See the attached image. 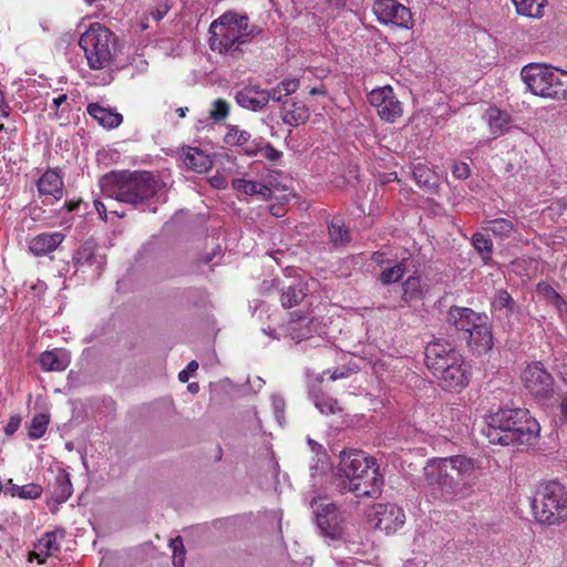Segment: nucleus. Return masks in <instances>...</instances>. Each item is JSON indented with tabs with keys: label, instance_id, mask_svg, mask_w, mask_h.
I'll return each mask as SVG.
<instances>
[{
	"label": "nucleus",
	"instance_id": "dca6fc26",
	"mask_svg": "<svg viewBox=\"0 0 567 567\" xmlns=\"http://www.w3.org/2000/svg\"><path fill=\"white\" fill-rule=\"evenodd\" d=\"M274 285L280 291V301L284 308L298 306L307 296V282L298 277H286L285 279L274 280Z\"/></svg>",
	"mask_w": 567,
	"mask_h": 567
},
{
	"label": "nucleus",
	"instance_id": "0e129e2a",
	"mask_svg": "<svg viewBox=\"0 0 567 567\" xmlns=\"http://www.w3.org/2000/svg\"><path fill=\"white\" fill-rule=\"evenodd\" d=\"M560 416L564 421H567V393H565L561 398V402L559 404Z\"/></svg>",
	"mask_w": 567,
	"mask_h": 567
},
{
	"label": "nucleus",
	"instance_id": "473e14b6",
	"mask_svg": "<svg viewBox=\"0 0 567 567\" xmlns=\"http://www.w3.org/2000/svg\"><path fill=\"white\" fill-rule=\"evenodd\" d=\"M309 398L321 414L331 415L341 411L336 399L319 390H311Z\"/></svg>",
	"mask_w": 567,
	"mask_h": 567
},
{
	"label": "nucleus",
	"instance_id": "09e8293b",
	"mask_svg": "<svg viewBox=\"0 0 567 567\" xmlns=\"http://www.w3.org/2000/svg\"><path fill=\"white\" fill-rule=\"evenodd\" d=\"M300 86V80L297 78H287L279 82V89L284 91L285 95H291Z\"/></svg>",
	"mask_w": 567,
	"mask_h": 567
},
{
	"label": "nucleus",
	"instance_id": "ddd939ff",
	"mask_svg": "<svg viewBox=\"0 0 567 567\" xmlns=\"http://www.w3.org/2000/svg\"><path fill=\"white\" fill-rule=\"evenodd\" d=\"M368 99L381 120L388 123H394L403 114L402 103L394 96L389 85L372 90Z\"/></svg>",
	"mask_w": 567,
	"mask_h": 567
},
{
	"label": "nucleus",
	"instance_id": "c85d7f7f",
	"mask_svg": "<svg viewBox=\"0 0 567 567\" xmlns=\"http://www.w3.org/2000/svg\"><path fill=\"white\" fill-rule=\"evenodd\" d=\"M182 158L187 168L197 173H205L213 165L210 156L196 147H188L184 151Z\"/></svg>",
	"mask_w": 567,
	"mask_h": 567
},
{
	"label": "nucleus",
	"instance_id": "c03bdc74",
	"mask_svg": "<svg viewBox=\"0 0 567 567\" xmlns=\"http://www.w3.org/2000/svg\"><path fill=\"white\" fill-rule=\"evenodd\" d=\"M169 547L173 550V565L174 567H184L185 564V550L182 537L171 539Z\"/></svg>",
	"mask_w": 567,
	"mask_h": 567
},
{
	"label": "nucleus",
	"instance_id": "a878e982",
	"mask_svg": "<svg viewBox=\"0 0 567 567\" xmlns=\"http://www.w3.org/2000/svg\"><path fill=\"white\" fill-rule=\"evenodd\" d=\"M484 118L486 120L489 132L494 138L506 134L511 128V115L496 106H489L485 111Z\"/></svg>",
	"mask_w": 567,
	"mask_h": 567
},
{
	"label": "nucleus",
	"instance_id": "aec40b11",
	"mask_svg": "<svg viewBox=\"0 0 567 567\" xmlns=\"http://www.w3.org/2000/svg\"><path fill=\"white\" fill-rule=\"evenodd\" d=\"M466 341L470 350L478 355L487 353L493 348L492 324L488 317L484 319L482 324H478L474 332L470 333Z\"/></svg>",
	"mask_w": 567,
	"mask_h": 567
},
{
	"label": "nucleus",
	"instance_id": "49530a36",
	"mask_svg": "<svg viewBox=\"0 0 567 567\" xmlns=\"http://www.w3.org/2000/svg\"><path fill=\"white\" fill-rule=\"evenodd\" d=\"M271 406L277 422L282 426L285 424V399L280 394H274L271 396Z\"/></svg>",
	"mask_w": 567,
	"mask_h": 567
},
{
	"label": "nucleus",
	"instance_id": "37998d69",
	"mask_svg": "<svg viewBox=\"0 0 567 567\" xmlns=\"http://www.w3.org/2000/svg\"><path fill=\"white\" fill-rule=\"evenodd\" d=\"M249 140L250 134L247 131L239 130L237 126H231L225 136V141L227 144H234L239 146L248 144Z\"/></svg>",
	"mask_w": 567,
	"mask_h": 567
},
{
	"label": "nucleus",
	"instance_id": "393cba45",
	"mask_svg": "<svg viewBox=\"0 0 567 567\" xmlns=\"http://www.w3.org/2000/svg\"><path fill=\"white\" fill-rule=\"evenodd\" d=\"M487 316L485 313H478L473 311L471 308L465 307H451L447 312V321L455 327L457 331H468V326L473 321H484Z\"/></svg>",
	"mask_w": 567,
	"mask_h": 567
},
{
	"label": "nucleus",
	"instance_id": "e2e57ef3",
	"mask_svg": "<svg viewBox=\"0 0 567 567\" xmlns=\"http://www.w3.org/2000/svg\"><path fill=\"white\" fill-rule=\"evenodd\" d=\"M10 106L6 102L4 94H0V116L1 117H9L10 115Z\"/></svg>",
	"mask_w": 567,
	"mask_h": 567
},
{
	"label": "nucleus",
	"instance_id": "864d4df0",
	"mask_svg": "<svg viewBox=\"0 0 567 567\" xmlns=\"http://www.w3.org/2000/svg\"><path fill=\"white\" fill-rule=\"evenodd\" d=\"M197 369H198V362L195 360H192L187 364V367L178 373V380L182 383L187 382L189 380L192 373H194Z\"/></svg>",
	"mask_w": 567,
	"mask_h": 567
},
{
	"label": "nucleus",
	"instance_id": "412c9836",
	"mask_svg": "<svg viewBox=\"0 0 567 567\" xmlns=\"http://www.w3.org/2000/svg\"><path fill=\"white\" fill-rule=\"evenodd\" d=\"M62 538V532H47L34 544V548L33 551L31 553L30 559H37L39 564L45 563L47 558H49L50 556L54 555L60 550V543Z\"/></svg>",
	"mask_w": 567,
	"mask_h": 567
},
{
	"label": "nucleus",
	"instance_id": "ea45409f",
	"mask_svg": "<svg viewBox=\"0 0 567 567\" xmlns=\"http://www.w3.org/2000/svg\"><path fill=\"white\" fill-rule=\"evenodd\" d=\"M402 299L405 302H409L411 300H419L423 298V286L421 278L419 276H410L403 284H402Z\"/></svg>",
	"mask_w": 567,
	"mask_h": 567
},
{
	"label": "nucleus",
	"instance_id": "5fc2aeb1",
	"mask_svg": "<svg viewBox=\"0 0 567 567\" xmlns=\"http://www.w3.org/2000/svg\"><path fill=\"white\" fill-rule=\"evenodd\" d=\"M169 7L167 3L159 4L155 8L150 9L148 14L155 20H162L168 12Z\"/></svg>",
	"mask_w": 567,
	"mask_h": 567
},
{
	"label": "nucleus",
	"instance_id": "c9c22d12",
	"mask_svg": "<svg viewBox=\"0 0 567 567\" xmlns=\"http://www.w3.org/2000/svg\"><path fill=\"white\" fill-rule=\"evenodd\" d=\"M329 238L334 246H346L350 243L351 236L349 229L339 217H333L329 224Z\"/></svg>",
	"mask_w": 567,
	"mask_h": 567
},
{
	"label": "nucleus",
	"instance_id": "c756f323",
	"mask_svg": "<svg viewBox=\"0 0 567 567\" xmlns=\"http://www.w3.org/2000/svg\"><path fill=\"white\" fill-rule=\"evenodd\" d=\"M231 185L235 190L241 192L248 196L257 195L265 200H268L272 197L271 187L259 182L246 178H234Z\"/></svg>",
	"mask_w": 567,
	"mask_h": 567
},
{
	"label": "nucleus",
	"instance_id": "bb28decb",
	"mask_svg": "<svg viewBox=\"0 0 567 567\" xmlns=\"http://www.w3.org/2000/svg\"><path fill=\"white\" fill-rule=\"evenodd\" d=\"M73 487L69 473L60 470L55 475L54 482L49 484L50 497L56 503H65L72 495Z\"/></svg>",
	"mask_w": 567,
	"mask_h": 567
},
{
	"label": "nucleus",
	"instance_id": "603ef678",
	"mask_svg": "<svg viewBox=\"0 0 567 567\" xmlns=\"http://www.w3.org/2000/svg\"><path fill=\"white\" fill-rule=\"evenodd\" d=\"M471 169L466 163H454L453 175L458 179H466L470 176Z\"/></svg>",
	"mask_w": 567,
	"mask_h": 567
},
{
	"label": "nucleus",
	"instance_id": "338daca9",
	"mask_svg": "<svg viewBox=\"0 0 567 567\" xmlns=\"http://www.w3.org/2000/svg\"><path fill=\"white\" fill-rule=\"evenodd\" d=\"M68 100L66 94H60L56 97L53 99L52 103L55 110H58L63 103H65Z\"/></svg>",
	"mask_w": 567,
	"mask_h": 567
},
{
	"label": "nucleus",
	"instance_id": "f03ea898",
	"mask_svg": "<svg viewBox=\"0 0 567 567\" xmlns=\"http://www.w3.org/2000/svg\"><path fill=\"white\" fill-rule=\"evenodd\" d=\"M104 196L133 206L148 205V209L156 212L152 204L165 200L163 183L150 172H112L100 181Z\"/></svg>",
	"mask_w": 567,
	"mask_h": 567
},
{
	"label": "nucleus",
	"instance_id": "20e7f679",
	"mask_svg": "<svg viewBox=\"0 0 567 567\" xmlns=\"http://www.w3.org/2000/svg\"><path fill=\"white\" fill-rule=\"evenodd\" d=\"M425 362L443 388L456 390L470 382V365L463 355L447 341L434 340L425 348Z\"/></svg>",
	"mask_w": 567,
	"mask_h": 567
},
{
	"label": "nucleus",
	"instance_id": "bf43d9fd",
	"mask_svg": "<svg viewBox=\"0 0 567 567\" xmlns=\"http://www.w3.org/2000/svg\"><path fill=\"white\" fill-rule=\"evenodd\" d=\"M328 467L327 455L324 453H320L318 457L317 465L310 467L311 476H315L316 473L320 470L321 472Z\"/></svg>",
	"mask_w": 567,
	"mask_h": 567
},
{
	"label": "nucleus",
	"instance_id": "680f3d73",
	"mask_svg": "<svg viewBox=\"0 0 567 567\" xmlns=\"http://www.w3.org/2000/svg\"><path fill=\"white\" fill-rule=\"evenodd\" d=\"M3 491L7 494H10L11 496H19L20 486L14 484L12 480H9L7 485L3 486Z\"/></svg>",
	"mask_w": 567,
	"mask_h": 567
},
{
	"label": "nucleus",
	"instance_id": "f257e3e1",
	"mask_svg": "<svg viewBox=\"0 0 567 567\" xmlns=\"http://www.w3.org/2000/svg\"><path fill=\"white\" fill-rule=\"evenodd\" d=\"M332 483L341 494L377 498L382 491L383 476L374 457L352 449L340 453Z\"/></svg>",
	"mask_w": 567,
	"mask_h": 567
},
{
	"label": "nucleus",
	"instance_id": "6e6552de",
	"mask_svg": "<svg viewBox=\"0 0 567 567\" xmlns=\"http://www.w3.org/2000/svg\"><path fill=\"white\" fill-rule=\"evenodd\" d=\"M447 457H434L424 466V477L431 493L442 502L466 498L471 495V484L456 481Z\"/></svg>",
	"mask_w": 567,
	"mask_h": 567
},
{
	"label": "nucleus",
	"instance_id": "cd10ccee",
	"mask_svg": "<svg viewBox=\"0 0 567 567\" xmlns=\"http://www.w3.org/2000/svg\"><path fill=\"white\" fill-rule=\"evenodd\" d=\"M518 306L512 296L506 290H498L492 302V311L498 318L503 320H509V318L516 313Z\"/></svg>",
	"mask_w": 567,
	"mask_h": 567
},
{
	"label": "nucleus",
	"instance_id": "423d86ee",
	"mask_svg": "<svg viewBox=\"0 0 567 567\" xmlns=\"http://www.w3.org/2000/svg\"><path fill=\"white\" fill-rule=\"evenodd\" d=\"M520 78L533 95L554 101L567 99V71L544 63H529L523 66Z\"/></svg>",
	"mask_w": 567,
	"mask_h": 567
},
{
	"label": "nucleus",
	"instance_id": "2f4dec72",
	"mask_svg": "<svg viewBox=\"0 0 567 567\" xmlns=\"http://www.w3.org/2000/svg\"><path fill=\"white\" fill-rule=\"evenodd\" d=\"M515 4L516 12L533 19H542L544 17V8L547 7V0H512Z\"/></svg>",
	"mask_w": 567,
	"mask_h": 567
},
{
	"label": "nucleus",
	"instance_id": "72a5a7b5",
	"mask_svg": "<svg viewBox=\"0 0 567 567\" xmlns=\"http://www.w3.org/2000/svg\"><path fill=\"white\" fill-rule=\"evenodd\" d=\"M538 295H540L548 303L554 306L559 313L563 316L567 313L566 300L547 282H539L536 287Z\"/></svg>",
	"mask_w": 567,
	"mask_h": 567
},
{
	"label": "nucleus",
	"instance_id": "2eb2a0df",
	"mask_svg": "<svg viewBox=\"0 0 567 567\" xmlns=\"http://www.w3.org/2000/svg\"><path fill=\"white\" fill-rule=\"evenodd\" d=\"M374 526L386 535L395 533L405 523V514L395 504H379L374 511Z\"/></svg>",
	"mask_w": 567,
	"mask_h": 567
},
{
	"label": "nucleus",
	"instance_id": "69168bd1",
	"mask_svg": "<svg viewBox=\"0 0 567 567\" xmlns=\"http://www.w3.org/2000/svg\"><path fill=\"white\" fill-rule=\"evenodd\" d=\"M94 206H95V209H96L97 214L100 215V217L105 220L106 219V210H107L106 206L100 200H95Z\"/></svg>",
	"mask_w": 567,
	"mask_h": 567
},
{
	"label": "nucleus",
	"instance_id": "3c124183",
	"mask_svg": "<svg viewBox=\"0 0 567 567\" xmlns=\"http://www.w3.org/2000/svg\"><path fill=\"white\" fill-rule=\"evenodd\" d=\"M266 94L268 95V102L272 100L274 102L281 103L282 105L284 102L288 100V95H285L284 91L279 89V83L271 90H266Z\"/></svg>",
	"mask_w": 567,
	"mask_h": 567
},
{
	"label": "nucleus",
	"instance_id": "a19ab883",
	"mask_svg": "<svg viewBox=\"0 0 567 567\" xmlns=\"http://www.w3.org/2000/svg\"><path fill=\"white\" fill-rule=\"evenodd\" d=\"M406 271L404 261H400L392 267L385 268L379 276V280L383 285L399 282Z\"/></svg>",
	"mask_w": 567,
	"mask_h": 567
},
{
	"label": "nucleus",
	"instance_id": "4468645a",
	"mask_svg": "<svg viewBox=\"0 0 567 567\" xmlns=\"http://www.w3.org/2000/svg\"><path fill=\"white\" fill-rule=\"evenodd\" d=\"M72 261L75 272L89 271L90 276L95 279L101 275L103 266L105 265V257L103 255L97 256L95 254L94 245L86 241L74 251Z\"/></svg>",
	"mask_w": 567,
	"mask_h": 567
},
{
	"label": "nucleus",
	"instance_id": "39448f33",
	"mask_svg": "<svg viewBox=\"0 0 567 567\" xmlns=\"http://www.w3.org/2000/svg\"><path fill=\"white\" fill-rule=\"evenodd\" d=\"M209 45L213 51L228 56H238L243 45L255 37L254 29L249 28L246 14L225 12L209 27Z\"/></svg>",
	"mask_w": 567,
	"mask_h": 567
},
{
	"label": "nucleus",
	"instance_id": "5701e85b",
	"mask_svg": "<svg viewBox=\"0 0 567 567\" xmlns=\"http://www.w3.org/2000/svg\"><path fill=\"white\" fill-rule=\"evenodd\" d=\"M280 117L286 125L297 127L309 120L310 111L303 102L290 99L281 105Z\"/></svg>",
	"mask_w": 567,
	"mask_h": 567
},
{
	"label": "nucleus",
	"instance_id": "f8f14e48",
	"mask_svg": "<svg viewBox=\"0 0 567 567\" xmlns=\"http://www.w3.org/2000/svg\"><path fill=\"white\" fill-rule=\"evenodd\" d=\"M520 379L525 389L536 398H547L554 391V379L540 362L527 364Z\"/></svg>",
	"mask_w": 567,
	"mask_h": 567
},
{
	"label": "nucleus",
	"instance_id": "a18cd8bd",
	"mask_svg": "<svg viewBox=\"0 0 567 567\" xmlns=\"http://www.w3.org/2000/svg\"><path fill=\"white\" fill-rule=\"evenodd\" d=\"M228 113L229 104L225 100L218 99L213 102L209 115L215 122L226 118Z\"/></svg>",
	"mask_w": 567,
	"mask_h": 567
},
{
	"label": "nucleus",
	"instance_id": "4d7b16f0",
	"mask_svg": "<svg viewBox=\"0 0 567 567\" xmlns=\"http://www.w3.org/2000/svg\"><path fill=\"white\" fill-rule=\"evenodd\" d=\"M556 368L558 373L560 374L564 382L567 384V357H558V353L555 354Z\"/></svg>",
	"mask_w": 567,
	"mask_h": 567
},
{
	"label": "nucleus",
	"instance_id": "13d9d810",
	"mask_svg": "<svg viewBox=\"0 0 567 567\" xmlns=\"http://www.w3.org/2000/svg\"><path fill=\"white\" fill-rule=\"evenodd\" d=\"M264 142L262 141H252V142H248V144L244 145V150L245 152L250 155V156H255V155H258L259 154V151H260V146H262Z\"/></svg>",
	"mask_w": 567,
	"mask_h": 567
},
{
	"label": "nucleus",
	"instance_id": "4be33fe9",
	"mask_svg": "<svg viewBox=\"0 0 567 567\" xmlns=\"http://www.w3.org/2000/svg\"><path fill=\"white\" fill-rule=\"evenodd\" d=\"M61 231L41 233L29 240V250L37 257L47 256L54 251L64 240Z\"/></svg>",
	"mask_w": 567,
	"mask_h": 567
},
{
	"label": "nucleus",
	"instance_id": "774afa93",
	"mask_svg": "<svg viewBox=\"0 0 567 567\" xmlns=\"http://www.w3.org/2000/svg\"><path fill=\"white\" fill-rule=\"evenodd\" d=\"M79 205H80L79 200H70V202L64 203V207L66 208L68 212H73V210L78 209Z\"/></svg>",
	"mask_w": 567,
	"mask_h": 567
},
{
	"label": "nucleus",
	"instance_id": "b1692460",
	"mask_svg": "<svg viewBox=\"0 0 567 567\" xmlns=\"http://www.w3.org/2000/svg\"><path fill=\"white\" fill-rule=\"evenodd\" d=\"M86 111L100 126L106 130L116 128L123 122L121 113L110 106H103L100 103H90Z\"/></svg>",
	"mask_w": 567,
	"mask_h": 567
},
{
	"label": "nucleus",
	"instance_id": "de8ad7c7",
	"mask_svg": "<svg viewBox=\"0 0 567 567\" xmlns=\"http://www.w3.org/2000/svg\"><path fill=\"white\" fill-rule=\"evenodd\" d=\"M42 494V487L38 484L30 483L23 486H20L19 498L22 499H35L39 498Z\"/></svg>",
	"mask_w": 567,
	"mask_h": 567
},
{
	"label": "nucleus",
	"instance_id": "7c9ffc66",
	"mask_svg": "<svg viewBox=\"0 0 567 567\" xmlns=\"http://www.w3.org/2000/svg\"><path fill=\"white\" fill-rule=\"evenodd\" d=\"M40 364L44 371H64L70 364V355L61 349L45 351L40 357Z\"/></svg>",
	"mask_w": 567,
	"mask_h": 567
},
{
	"label": "nucleus",
	"instance_id": "a211bd4d",
	"mask_svg": "<svg viewBox=\"0 0 567 567\" xmlns=\"http://www.w3.org/2000/svg\"><path fill=\"white\" fill-rule=\"evenodd\" d=\"M447 461L451 471L456 473V481L470 483L472 493L477 478L481 476L480 463L465 455H453L447 457Z\"/></svg>",
	"mask_w": 567,
	"mask_h": 567
},
{
	"label": "nucleus",
	"instance_id": "0eeeda50",
	"mask_svg": "<svg viewBox=\"0 0 567 567\" xmlns=\"http://www.w3.org/2000/svg\"><path fill=\"white\" fill-rule=\"evenodd\" d=\"M535 519L545 525H558L567 520V488L557 481L542 484L533 499Z\"/></svg>",
	"mask_w": 567,
	"mask_h": 567
},
{
	"label": "nucleus",
	"instance_id": "58836bf2",
	"mask_svg": "<svg viewBox=\"0 0 567 567\" xmlns=\"http://www.w3.org/2000/svg\"><path fill=\"white\" fill-rule=\"evenodd\" d=\"M412 173L414 181L421 188L431 190L436 187L437 177L426 165H415Z\"/></svg>",
	"mask_w": 567,
	"mask_h": 567
},
{
	"label": "nucleus",
	"instance_id": "8fccbe9b",
	"mask_svg": "<svg viewBox=\"0 0 567 567\" xmlns=\"http://www.w3.org/2000/svg\"><path fill=\"white\" fill-rule=\"evenodd\" d=\"M259 154L268 161L275 162L281 156V152L276 150L271 144L264 143L260 146Z\"/></svg>",
	"mask_w": 567,
	"mask_h": 567
},
{
	"label": "nucleus",
	"instance_id": "9d476101",
	"mask_svg": "<svg viewBox=\"0 0 567 567\" xmlns=\"http://www.w3.org/2000/svg\"><path fill=\"white\" fill-rule=\"evenodd\" d=\"M316 524L320 533L331 539H339L342 536V518L336 505L327 497H317L311 502Z\"/></svg>",
	"mask_w": 567,
	"mask_h": 567
},
{
	"label": "nucleus",
	"instance_id": "7ed1b4c3",
	"mask_svg": "<svg viewBox=\"0 0 567 567\" xmlns=\"http://www.w3.org/2000/svg\"><path fill=\"white\" fill-rule=\"evenodd\" d=\"M540 427L529 411L522 408L499 409L492 413L486 422L483 433L491 444L529 445L539 434Z\"/></svg>",
	"mask_w": 567,
	"mask_h": 567
},
{
	"label": "nucleus",
	"instance_id": "1a4fd4ad",
	"mask_svg": "<svg viewBox=\"0 0 567 567\" xmlns=\"http://www.w3.org/2000/svg\"><path fill=\"white\" fill-rule=\"evenodd\" d=\"M79 45L84 51L90 69L102 70L113 60L115 37L107 28L93 23L80 37Z\"/></svg>",
	"mask_w": 567,
	"mask_h": 567
},
{
	"label": "nucleus",
	"instance_id": "4c0bfd02",
	"mask_svg": "<svg viewBox=\"0 0 567 567\" xmlns=\"http://www.w3.org/2000/svg\"><path fill=\"white\" fill-rule=\"evenodd\" d=\"M471 241L483 264L487 265L492 260L493 255V243L491 238L485 234L475 233Z\"/></svg>",
	"mask_w": 567,
	"mask_h": 567
},
{
	"label": "nucleus",
	"instance_id": "6e6d98bb",
	"mask_svg": "<svg viewBox=\"0 0 567 567\" xmlns=\"http://www.w3.org/2000/svg\"><path fill=\"white\" fill-rule=\"evenodd\" d=\"M20 424L21 417L19 415H11L4 427V433L9 436L13 435L20 427Z\"/></svg>",
	"mask_w": 567,
	"mask_h": 567
},
{
	"label": "nucleus",
	"instance_id": "f704fd0d",
	"mask_svg": "<svg viewBox=\"0 0 567 567\" xmlns=\"http://www.w3.org/2000/svg\"><path fill=\"white\" fill-rule=\"evenodd\" d=\"M286 331L296 342L308 339L312 334L310 320L307 317H299L297 320H289L286 326Z\"/></svg>",
	"mask_w": 567,
	"mask_h": 567
},
{
	"label": "nucleus",
	"instance_id": "e433bc0d",
	"mask_svg": "<svg viewBox=\"0 0 567 567\" xmlns=\"http://www.w3.org/2000/svg\"><path fill=\"white\" fill-rule=\"evenodd\" d=\"M484 228L502 240L508 239L515 231L514 223L507 218H495L488 220Z\"/></svg>",
	"mask_w": 567,
	"mask_h": 567
},
{
	"label": "nucleus",
	"instance_id": "6ab92c4d",
	"mask_svg": "<svg viewBox=\"0 0 567 567\" xmlns=\"http://www.w3.org/2000/svg\"><path fill=\"white\" fill-rule=\"evenodd\" d=\"M235 100L243 109L259 112L268 105L266 90L259 85H246L235 94Z\"/></svg>",
	"mask_w": 567,
	"mask_h": 567
},
{
	"label": "nucleus",
	"instance_id": "9b49d317",
	"mask_svg": "<svg viewBox=\"0 0 567 567\" xmlns=\"http://www.w3.org/2000/svg\"><path fill=\"white\" fill-rule=\"evenodd\" d=\"M372 11L381 24L410 30L414 25L410 9L396 0H375Z\"/></svg>",
	"mask_w": 567,
	"mask_h": 567
},
{
	"label": "nucleus",
	"instance_id": "79ce46f5",
	"mask_svg": "<svg viewBox=\"0 0 567 567\" xmlns=\"http://www.w3.org/2000/svg\"><path fill=\"white\" fill-rule=\"evenodd\" d=\"M49 415L47 414H37L31 420V423L28 427V435L32 440H38L44 435L49 425Z\"/></svg>",
	"mask_w": 567,
	"mask_h": 567
},
{
	"label": "nucleus",
	"instance_id": "052dcab7",
	"mask_svg": "<svg viewBox=\"0 0 567 567\" xmlns=\"http://www.w3.org/2000/svg\"><path fill=\"white\" fill-rule=\"evenodd\" d=\"M350 372L351 370L344 367L341 369H336L334 371L331 372L330 380L337 381L339 379L348 378L350 375Z\"/></svg>",
	"mask_w": 567,
	"mask_h": 567
},
{
	"label": "nucleus",
	"instance_id": "f3484780",
	"mask_svg": "<svg viewBox=\"0 0 567 567\" xmlns=\"http://www.w3.org/2000/svg\"><path fill=\"white\" fill-rule=\"evenodd\" d=\"M37 189L43 204H53L63 197V176L58 169H48L38 179Z\"/></svg>",
	"mask_w": 567,
	"mask_h": 567
}]
</instances>
